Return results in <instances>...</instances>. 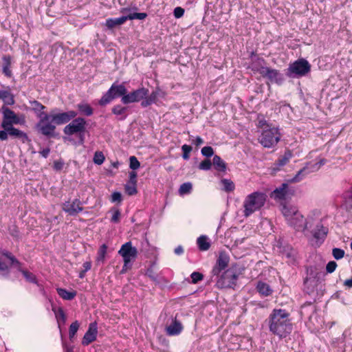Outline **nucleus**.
<instances>
[{"label": "nucleus", "instance_id": "1", "mask_svg": "<svg viewBox=\"0 0 352 352\" xmlns=\"http://www.w3.org/2000/svg\"><path fill=\"white\" fill-rule=\"evenodd\" d=\"M289 313L281 309H274L269 317L270 331L280 338H285L292 331V324L289 319Z\"/></svg>", "mask_w": 352, "mask_h": 352}, {"label": "nucleus", "instance_id": "2", "mask_svg": "<svg viewBox=\"0 0 352 352\" xmlns=\"http://www.w3.org/2000/svg\"><path fill=\"white\" fill-rule=\"evenodd\" d=\"M281 212L287 224L296 231L303 232L307 228L306 219L296 206L283 205Z\"/></svg>", "mask_w": 352, "mask_h": 352}, {"label": "nucleus", "instance_id": "3", "mask_svg": "<svg viewBox=\"0 0 352 352\" xmlns=\"http://www.w3.org/2000/svg\"><path fill=\"white\" fill-rule=\"evenodd\" d=\"M266 195L260 192H254L248 195L243 204L244 216L248 217L254 212L260 210L265 204Z\"/></svg>", "mask_w": 352, "mask_h": 352}, {"label": "nucleus", "instance_id": "4", "mask_svg": "<svg viewBox=\"0 0 352 352\" xmlns=\"http://www.w3.org/2000/svg\"><path fill=\"white\" fill-rule=\"evenodd\" d=\"M280 139L278 128L272 127L263 130L258 141L265 148H272L277 144Z\"/></svg>", "mask_w": 352, "mask_h": 352}, {"label": "nucleus", "instance_id": "5", "mask_svg": "<svg viewBox=\"0 0 352 352\" xmlns=\"http://www.w3.org/2000/svg\"><path fill=\"white\" fill-rule=\"evenodd\" d=\"M40 120L36 124L37 130L43 135L47 137H54L56 126L52 121V116L45 112H41L38 115Z\"/></svg>", "mask_w": 352, "mask_h": 352}, {"label": "nucleus", "instance_id": "6", "mask_svg": "<svg viewBox=\"0 0 352 352\" xmlns=\"http://www.w3.org/2000/svg\"><path fill=\"white\" fill-rule=\"evenodd\" d=\"M85 129L86 120L83 118L78 117L75 118L69 124L66 125L63 129V132L67 135L80 134V140L81 142H83Z\"/></svg>", "mask_w": 352, "mask_h": 352}, {"label": "nucleus", "instance_id": "7", "mask_svg": "<svg viewBox=\"0 0 352 352\" xmlns=\"http://www.w3.org/2000/svg\"><path fill=\"white\" fill-rule=\"evenodd\" d=\"M126 88L124 85H117L113 83L109 89V90L100 98L99 100V104L101 106H104L116 98H122L124 95H126Z\"/></svg>", "mask_w": 352, "mask_h": 352}, {"label": "nucleus", "instance_id": "8", "mask_svg": "<svg viewBox=\"0 0 352 352\" xmlns=\"http://www.w3.org/2000/svg\"><path fill=\"white\" fill-rule=\"evenodd\" d=\"M311 65L303 58L298 59L291 64L287 69V76L289 77L303 76L309 72Z\"/></svg>", "mask_w": 352, "mask_h": 352}, {"label": "nucleus", "instance_id": "9", "mask_svg": "<svg viewBox=\"0 0 352 352\" xmlns=\"http://www.w3.org/2000/svg\"><path fill=\"white\" fill-rule=\"evenodd\" d=\"M239 272L231 267L226 270L217 282L219 288H233L236 284Z\"/></svg>", "mask_w": 352, "mask_h": 352}, {"label": "nucleus", "instance_id": "10", "mask_svg": "<svg viewBox=\"0 0 352 352\" xmlns=\"http://www.w3.org/2000/svg\"><path fill=\"white\" fill-rule=\"evenodd\" d=\"M254 71L258 72L263 78H267L271 82L280 85L283 80V75L277 69L268 67H254Z\"/></svg>", "mask_w": 352, "mask_h": 352}, {"label": "nucleus", "instance_id": "11", "mask_svg": "<svg viewBox=\"0 0 352 352\" xmlns=\"http://www.w3.org/2000/svg\"><path fill=\"white\" fill-rule=\"evenodd\" d=\"M118 254L123 258L124 267H126L131 261L135 259L137 257L138 250L136 248L132 246L131 241H129L121 246Z\"/></svg>", "mask_w": 352, "mask_h": 352}, {"label": "nucleus", "instance_id": "12", "mask_svg": "<svg viewBox=\"0 0 352 352\" xmlns=\"http://www.w3.org/2000/svg\"><path fill=\"white\" fill-rule=\"evenodd\" d=\"M148 94V89L142 87L134 90L133 91L126 94L122 98L121 101L123 104H127L129 103L137 102L144 99Z\"/></svg>", "mask_w": 352, "mask_h": 352}, {"label": "nucleus", "instance_id": "13", "mask_svg": "<svg viewBox=\"0 0 352 352\" xmlns=\"http://www.w3.org/2000/svg\"><path fill=\"white\" fill-rule=\"evenodd\" d=\"M3 121L1 127L6 128L8 126L13 124H21L23 120H21L19 117L11 109L7 107H3Z\"/></svg>", "mask_w": 352, "mask_h": 352}, {"label": "nucleus", "instance_id": "14", "mask_svg": "<svg viewBox=\"0 0 352 352\" xmlns=\"http://www.w3.org/2000/svg\"><path fill=\"white\" fill-rule=\"evenodd\" d=\"M14 264H19L17 259L9 252H0V274L7 272Z\"/></svg>", "mask_w": 352, "mask_h": 352}, {"label": "nucleus", "instance_id": "15", "mask_svg": "<svg viewBox=\"0 0 352 352\" xmlns=\"http://www.w3.org/2000/svg\"><path fill=\"white\" fill-rule=\"evenodd\" d=\"M316 171H318V166L315 165L314 163L307 162L302 168L298 171V173L293 178L289 180V182L292 183L299 182L305 178L308 175Z\"/></svg>", "mask_w": 352, "mask_h": 352}, {"label": "nucleus", "instance_id": "16", "mask_svg": "<svg viewBox=\"0 0 352 352\" xmlns=\"http://www.w3.org/2000/svg\"><path fill=\"white\" fill-rule=\"evenodd\" d=\"M52 121L57 125L67 123L72 119L75 118L78 113L75 111H68L67 112L51 113Z\"/></svg>", "mask_w": 352, "mask_h": 352}, {"label": "nucleus", "instance_id": "17", "mask_svg": "<svg viewBox=\"0 0 352 352\" xmlns=\"http://www.w3.org/2000/svg\"><path fill=\"white\" fill-rule=\"evenodd\" d=\"M82 203L79 199H75L73 201H65L63 204L62 209L66 213L71 216H75L79 212H82L83 208Z\"/></svg>", "mask_w": 352, "mask_h": 352}, {"label": "nucleus", "instance_id": "18", "mask_svg": "<svg viewBox=\"0 0 352 352\" xmlns=\"http://www.w3.org/2000/svg\"><path fill=\"white\" fill-rule=\"evenodd\" d=\"M230 258L225 252H221L217 258L215 266L213 267L212 273L214 276H219L220 272L228 267Z\"/></svg>", "mask_w": 352, "mask_h": 352}, {"label": "nucleus", "instance_id": "19", "mask_svg": "<svg viewBox=\"0 0 352 352\" xmlns=\"http://www.w3.org/2000/svg\"><path fill=\"white\" fill-rule=\"evenodd\" d=\"M314 239L321 241L320 243L324 241L328 233V228L324 227L321 221L316 223L314 229L311 231Z\"/></svg>", "mask_w": 352, "mask_h": 352}, {"label": "nucleus", "instance_id": "20", "mask_svg": "<svg viewBox=\"0 0 352 352\" xmlns=\"http://www.w3.org/2000/svg\"><path fill=\"white\" fill-rule=\"evenodd\" d=\"M182 330V323L176 318L173 319L171 324L166 327V334L170 336H177L181 333Z\"/></svg>", "mask_w": 352, "mask_h": 352}, {"label": "nucleus", "instance_id": "21", "mask_svg": "<svg viewBox=\"0 0 352 352\" xmlns=\"http://www.w3.org/2000/svg\"><path fill=\"white\" fill-rule=\"evenodd\" d=\"M3 129L8 132V135L20 139L23 143H25L29 140L28 137L25 133L13 127V125L8 126L7 127Z\"/></svg>", "mask_w": 352, "mask_h": 352}, {"label": "nucleus", "instance_id": "22", "mask_svg": "<svg viewBox=\"0 0 352 352\" xmlns=\"http://www.w3.org/2000/svg\"><path fill=\"white\" fill-rule=\"evenodd\" d=\"M96 336L97 329L93 324H91L83 337L82 344L85 346L89 344L96 339Z\"/></svg>", "mask_w": 352, "mask_h": 352}, {"label": "nucleus", "instance_id": "23", "mask_svg": "<svg viewBox=\"0 0 352 352\" xmlns=\"http://www.w3.org/2000/svg\"><path fill=\"white\" fill-rule=\"evenodd\" d=\"M288 184L283 183L272 192V197L277 199H285L288 195Z\"/></svg>", "mask_w": 352, "mask_h": 352}, {"label": "nucleus", "instance_id": "24", "mask_svg": "<svg viewBox=\"0 0 352 352\" xmlns=\"http://www.w3.org/2000/svg\"><path fill=\"white\" fill-rule=\"evenodd\" d=\"M2 72L3 74L8 77L10 78L12 76V72L10 69L11 65H12V58L10 55H4L2 57Z\"/></svg>", "mask_w": 352, "mask_h": 352}, {"label": "nucleus", "instance_id": "25", "mask_svg": "<svg viewBox=\"0 0 352 352\" xmlns=\"http://www.w3.org/2000/svg\"><path fill=\"white\" fill-rule=\"evenodd\" d=\"M256 289L258 293L263 296H268L272 294V289L270 286L262 281H258L256 285Z\"/></svg>", "mask_w": 352, "mask_h": 352}, {"label": "nucleus", "instance_id": "26", "mask_svg": "<svg viewBox=\"0 0 352 352\" xmlns=\"http://www.w3.org/2000/svg\"><path fill=\"white\" fill-rule=\"evenodd\" d=\"M128 20L127 16H122L119 18L108 19L106 21V25L109 28H113L117 25H120L125 23Z\"/></svg>", "mask_w": 352, "mask_h": 352}, {"label": "nucleus", "instance_id": "27", "mask_svg": "<svg viewBox=\"0 0 352 352\" xmlns=\"http://www.w3.org/2000/svg\"><path fill=\"white\" fill-rule=\"evenodd\" d=\"M58 294L64 300H72L76 296V292L67 291L65 289L57 288Z\"/></svg>", "mask_w": 352, "mask_h": 352}, {"label": "nucleus", "instance_id": "28", "mask_svg": "<svg viewBox=\"0 0 352 352\" xmlns=\"http://www.w3.org/2000/svg\"><path fill=\"white\" fill-rule=\"evenodd\" d=\"M212 164L218 171L223 172L226 170V164L219 155L214 156Z\"/></svg>", "mask_w": 352, "mask_h": 352}, {"label": "nucleus", "instance_id": "29", "mask_svg": "<svg viewBox=\"0 0 352 352\" xmlns=\"http://www.w3.org/2000/svg\"><path fill=\"white\" fill-rule=\"evenodd\" d=\"M197 243L199 250L201 251H206L210 247V242L208 241V238L205 235L200 236L197 239Z\"/></svg>", "mask_w": 352, "mask_h": 352}, {"label": "nucleus", "instance_id": "30", "mask_svg": "<svg viewBox=\"0 0 352 352\" xmlns=\"http://www.w3.org/2000/svg\"><path fill=\"white\" fill-rule=\"evenodd\" d=\"M0 99H2L6 104L12 105L14 103L13 96L8 91H0Z\"/></svg>", "mask_w": 352, "mask_h": 352}, {"label": "nucleus", "instance_id": "31", "mask_svg": "<svg viewBox=\"0 0 352 352\" xmlns=\"http://www.w3.org/2000/svg\"><path fill=\"white\" fill-rule=\"evenodd\" d=\"M77 108L81 114L90 116L93 114V109L87 103H79L77 104Z\"/></svg>", "mask_w": 352, "mask_h": 352}, {"label": "nucleus", "instance_id": "32", "mask_svg": "<svg viewBox=\"0 0 352 352\" xmlns=\"http://www.w3.org/2000/svg\"><path fill=\"white\" fill-rule=\"evenodd\" d=\"M127 107L117 104L112 108V113L116 116H121L120 120H124L126 118Z\"/></svg>", "mask_w": 352, "mask_h": 352}, {"label": "nucleus", "instance_id": "33", "mask_svg": "<svg viewBox=\"0 0 352 352\" xmlns=\"http://www.w3.org/2000/svg\"><path fill=\"white\" fill-rule=\"evenodd\" d=\"M291 157V153L289 151L286 152L283 156L278 158V160L276 162V164L279 167L283 166L289 162Z\"/></svg>", "mask_w": 352, "mask_h": 352}, {"label": "nucleus", "instance_id": "34", "mask_svg": "<svg viewBox=\"0 0 352 352\" xmlns=\"http://www.w3.org/2000/svg\"><path fill=\"white\" fill-rule=\"evenodd\" d=\"M136 185V183L127 182L124 186L126 193L129 195H135L138 192Z\"/></svg>", "mask_w": 352, "mask_h": 352}, {"label": "nucleus", "instance_id": "35", "mask_svg": "<svg viewBox=\"0 0 352 352\" xmlns=\"http://www.w3.org/2000/svg\"><path fill=\"white\" fill-rule=\"evenodd\" d=\"M54 311L58 324L60 325V322L64 324L66 321V316L63 309L62 308H58L56 311L55 310H54Z\"/></svg>", "mask_w": 352, "mask_h": 352}, {"label": "nucleus", "instance_id": "36", "mask_svg": "<svg viewBox=\"0 0 352 352\" xmlns=\"http://www.w3.org/2000/svg\"><path fill=\"white\" fill-rule=\"evenodd\" d=\"M221 184L223 185V189L226 192H231L234 189V184L230 179H223L221 180Z\"/></svg>", "mask_w": 352, "mask_h": 352}, {"label": "nucleus", "instance_id": "37", "mask_svg": "<svg viewBox=\"0 0 352 352\" xmlns=\"http://www.w3.org/2000/svg\"><path fill=\"white\" fill-rule=\"evenodd\" d=\"M192 186L190 182H186L182 184L179 189V193L181 195H184L185 194L190 193L192 190Z\"/></svg>", "mask_w": 352, "mask_h": 352}, {"label": "nucleus", "instance_id": "38", "mask_svg": "<svg viewBox=\"0 0 352 352\" xmlns=\"http://www.w3.org/2000/svg\"><path fill=\"white\" fill-rule=\"evenodd\" d=\"M107 246L105 244H102L98 252V257L97 261L103 263L104 260V257L107 253Z\"/></svg>", "mask_w": 352, "mask_h": 352}, {"label": "nucleus", "instance_id": "39", "mask_svg": "<svg viewBox=\"0 0 352 352\" xmlns=\"http://www.w3.org/2000/svg\"><path fill=\"white\" fill-rule=\"evenodd\" d=\"M78 328H79V323L78 322V321H75L71 324V325L69 327V337L70 340L72 341V339L74 337V336L76 335Z\"/></svg>", "mask_w": 352, "mask_h": 352}, {"label": "nucleus", "instance_id": "40", "mask_svg": "<svg viewBox=\"0 0 352 352\" xmlns=\"http://www.w3.org/2000/svg\"><path fill=\"white\" fill-rule=\"evenodd\" d=\"M127 16L129 20L139 19L143 20L147 16V14L145 12H134L129 14Z\"/></svg>", "mask_w": 352, "mask_h": 352}, {"label": "nucleus", "instance_id": "41", "mask_svg": "<svg viewBox=\"0 0 352 352\" xmlns=\"http://www.w3.org/2000/svg\"><path fill=\"white\" fill-rule=\"evenodd\" d=\"M258 128L262 129L263 130L267 129L269 128H272V126L267 123L266 120L263 116L258 117Z\"/></svg>", "mask_w": 352, "mask_h": 352}, {"label": "nucleus", "instance_id": "42", "mask_svg": "<svg viewBox=\"0 0 352 352\" xmlns=\"http://www.w3.org/2000/svg\"><path fill=\"white\" fill-rule=\"evenodd\" d=\"M212 165L211 161L208 159H206L199 164V168L203 170H208L211 168Z\"/></svg>", "mask_w": 352, "mask_h": 352}, {"label": "nucleus", "instance_id": "43", "mask_svg": "<svg viewBox=\"0 0 352 352\" xmlns=\"http://www.w3.org/2000/svg\"><path fill=\"white\" fill-rule=\"evenodd\" d=\"M182 152H183L182 157L184 160H188L189 157H190V153L192 151V147L190 146H189V145L184 144L182 146Z\"/></svg>", "mask_w": 352, "mask_h": 352}, {"label": "nucleus", "instance_id": "44", "mask_svg": "<svg viewBox=\"0 0 352 352\" xmlns=\"http://www.w3.org/2000/svg\"><path fill=\"white\" fill-rule=\"evenodd\" d=\"M332 254L336 259L339 260L344 257V251L340 248H335L332 250Z\"/></svg>", "mask_w": 352, "mask_h": 352}, {"label": "nucleus", "instance_id": "45", "mask_svg": "<svg viewBox=\"0 0 352 352\" xmlns=\"http://www.w3.org/2000/svg\"><path fill=\"white\" fill-rule=\"evenodd\" d=\"M104 161V156L102 152H96L94 156V162L100 165Z\"/></svg>", "mask_w": 352, "mask_h": 352}, {"label": "nucleus", "instance_id": "46", "mask_svg": "<svg viewBox=\"0 0 352 352\" xmlns=\"http://www.w3.org/2000/svg\"><path fill=\"white\" fill-rule=\"evenodd\" d=\"M130 164L129 167L132 170H136L140 168V164L135 156H131L129 158Z\"/></svg>", "mask_w": 352, "mask_h": 352}, {"label": "nucleus", "instance_id": "47", "mask_svg": "<svg viewBox=\"0 0 352 352\" xmlns=\"http://www.w3.org/2000/svg\"><path fill=\"white\" fill-rule=\"evenodd\" d=\"M201 153L204 156L210 157L213 155L214 150L211 146H207L201 148Z\"/></svg>", "mask_w": 352, "mask_h": 352}, {"label": "nucleus", "instance_id": "48", "mask_svg": "<svg viewBox=\"0 0 352 352\" xmlns=\"http://www.w3.org/2000/svg\"><path fill=\"white\" fill-rule=\"evenodd\" d=\"M112 217L111 221L113 223H118L120 219L121 213L118 209H112Z\"/></svg>", "mask_w": 352, "mask_h": 352}, {"label": "nucleus", "instance_id": "49", "mask_svg": "<svg viewBox=\"0 0 352 352\" xmlns=\"http://www.w3.org/2000/svg\"><path fill=\"white\" fill-rule=\"evenodd\" d=\"M190 277L192 278V283L195 284L204 278V276L199 272H194L191 274Z\"/></svg>", "mask_w": 352, "mask_h": 352}, {"label": "nucleus", "instance_id": "50", "mask_svg": "<svg viewBox=\"0 0 352 352\" xmlns=\"http://www.w3.org/2000/svg\"><path fill=\"white\" fill-rule=\"evenodd\" d=\"M31 104L33 107V109L35 111H40L45 108V106H43L41 103H40L39 102H38L36 100H34V101L31 102Z\"/></svg>", "mask_w": 352, "mask_h": 352}, {"label": "nucleus", "instance_id": "51", "mask_svg": "<svg viewBox=\"0 0 352 352\" xmlns=\"http://www.w3.org/2000/svg\"><path fill=\"white\" fill-rule=\"evenodd\" d=\"M337 267V263L335 261H329L327 266H326V270L328 273H333Z\"/></svg>", "mask_w": 352, "mask_h": 352}, {"label": "nucleus", "instance_id": "52", "mask_svg": "<svg viewBox=\"0 0 352 352\" xmlns=\"http://www.w3.org/2000/svg\"><path fill=\"white\" fill-rule=\"evenodd\" d=\"M173 14L175 18H181L184 14V10L181 7H177L174 9Z\"/></svg>", "mask_w": 352, "mask_h": 352}, {"label": "nucleus", "instance_id": "53", "mask_svg": "<svg viewBox=\"0 0 352 352\" xmlns=\"http://www.w3.org/2000/svg\"><path fill=\"white\" fill-rule=\"evenodd\" d=\"M111 201L120 203L122 201L121 193L119 192H113V194L111 195Z\"/></svg>", "mask_w": 352, "mask_h": 352}, {"label": "nucleus", "instance_id": "54", "mask_svg": "<svg viewBox=\"0 0 352 352\" xmlns=\"http://www.w3.org/2000/svg\"><path fill=\"white\" fill-rule=\"evenodd\" d=\"M160 90H155L153 91L148 97L153 103H155L157 102Z\"/></svg>", "mask_w": 352, "mask_h": 352}, {"label": "nucleus", "instance_id": "55", "mask_svg": "<svg viewBox=\"0 0 352 352\" xmlns=\"http://www.w3.org/2000/svg\"><path fill=\"white\" fill-rule=\"evenodd\" d=\"M128 182L137 184V173L134 171L129 173V181Z\"/></svg>", "mask_w": 352, "mask_h": 352}, {"label": "nucleus", "instance_id": "56", "mask_svg": "<svg viewBox=\"0 0 352 352\" xmlns=\"http://www.w3.org/2000/svg\"><path fill=\"white\" fill-rule=\"evenodd\" d=\"M151 104H153L152 101H151V100H150V99L148 98V96H147V97L146 96V97L144 98V100L142 101V102H141V106H142V107H148V106L151 105Z\"/></svg>", "mask_w": 352, "mask_h": 352}, {"label": "nucleus", "instance_id": "57", "mask_svg": "<svg viewBox=\"0 0 352 352\" xmlns=\"http://www.w3.org/2000/svg\"><path fill=\"white\" fill-rule=\"evenodd\" d=\"M8 138V132L3 129V131H0V140L2 141L7 140Z\"/></svg>", "mask_w": 352, "mask_h": 352}, {"label": "nucleus", "instance_id": "58", "mask_svg": "<svg viewBox=\"0 0 352 352\" xmlns=\"http://www.w3.org/2000/svg\"><path fill=\"white\" fill-rule=\"evenodd\" d=\"M193 142L197 146H199L204 143V140L199 136H197L195 140H193Z\"/></svg>", "mask_w": 352, "mask_h": 352}, {"label": "nucleus", "instance_id": "59", "mask_svg": "<svg viewBox=\"0 0 352 352\" xmlns=\"http://www.w3.org/2000/svg\"><path fill=\"white\" fill-rule=\"evenodd\" d=\"M50 148H44L42 151H40V154L45 158L47 157L50 153Z\"/></svg>", "mask_w": 352, "mask_h": 352}, {"label": "nucleus", "instance_id": "60", "mask_svg": "<svg viewBox=\"0 0 352 352\" xmlns=\"http://www.w3.org/2000/svg\"><path fill=\"white\" fill-rule=\"evenodd\" d=\"M174 252L176 254L181 255L184 252V249L182 246L179 245L175 249Z\"/></svg>", "mask_w": 352, "mask_h": 352}, {"label": "nucleus", "instance_id": "61", "mask_svg": "<svg viewBox=\"0 0 352 352\" xmlns=\"http://www.w3.org/2000/svg\"><path fill=\"white\" fill-rule=\"evenodd\" d=\"M91 264L90 262H85V263H83V267H84L83 272H86L88 270H89L91 269Z\"/></svg>", "mask_w": 352, "mask_h": 352}, {"label": "nucleus", "instance_id": "62", "mask_svg": "<svg viewBox=\"0 0 352 352\" xmlns=\"http://www.w3.org/2000/svg\"><path fill=\"white\" fill-rule=\"evenodd\" d=\"M326 162V160L324 159L320 160L318 162L314 163L315 165L318 166V170L322 166H323Z\"/></svg>", "mask_w": 352, "mask_h": 352}, {"label": "nucleus", "instance_id": "63", "mask_svg": "<svg viewBox=\"0 0 352 352\" xmlns=\"http://www.w3.org/2000/svg\"><path fill=\"white\" fill-rule=\"evenodd\" d=\"M344 285L349 287H352V278L344 280Z\"/></svg>", "mask_w": 352, "mask_h": 352}, {"label": "nucleus", "instance_id": "64", "mask_svg": "<svg viewBox=\"0 0 352 352\" xmlns=\"http://www.w3.org/2000/svg\"><path fill=\"white\" fill-rule=\"evenodd\" d=\"M63 346H64V349H65V352H73V346H72L64 344Z\"/></svg>", "mask_w": 352, "mask_h": 352}]
</instances>
